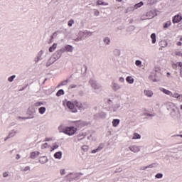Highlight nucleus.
<instances>
[{
	"instance_id": "f257e3e1",
	"label": "nucleus",
	"mask_w": 182,
	"mask_h": 182,
	"mask_svg": "<svg viewBox=\"0 0 182 182\" xmlns=\"http://www.w3.org/2000/svg\"><path fill=\"white\" fill-rule=\"evenodd\" d=\"M67 107L73 113H77V110H80V109L83 108V105L81 102L77 100H75L74 102L68 101Z\"/></svg>"
},
{
	"instance_id": "f03ea898",
	"label": "nucleus",
	"mask_w": 182,
	"mask_h": 182,
	"mask_svg": "<svg viewBox=\"0 0 182 182\" xmlns=\"http://www.w3.org/2000/svg\"><path fill=\"white\" fill-rule=\"evenodd\" d=\"M168 109L171 110V113L173 116H175L176 117H178V116H181L180 108L176 105V104L173 102H168Z\"/></svg>"
},
{
	"instance_id": "7ed1b4c3",
	"label": "nucleus",
	"mask_w": 182,
	"mask_h": 182,
	"mask_svg": "<svg viewBox=\"0 0 182 182\" xmlns=\"http://www.w3.org/2000/svg\"><path fill=\"white\" fill-rule=\"evenodd\" d=\"M77 132V128L75 127H65L63 128V133L68 136H73Z\"/></svg>"
},
{
	"instance_id": "20e7f679",
	"label": "nucleus",
	"mask_w": 182,
	"mask_h": 182,
	"mask_svg": "<svg viewBox=\"0 0 182 182\" xmlns=\"http://www.w3.org/2000/svg\"><path fill=\"white\" fill-rule=\"evenodd\" d=\"M181 21H182V16L180 14L176 15L173 18V23H178Z\"/></svg>"
},
{
	"instance_id": "39448f33",
	"label": "nucleus",
	"mask_w": 182,
	"mask_h": 182,
	"mask_svg": "<svg viewBox=\"0 0 182 182\" xmlns=\"http://www.w3.org/2000/svg\"><path fill=\"white\" fill-rule=\"evenodd\" d=\"M129 150H131V151H133L134 153H139V151H140V148L136 146H132L129 147Z\"/></svg>"
},
{
	"instance_id": "423d86ee",
	"label": "nucleus",
	"mask_w": 182,
	"mask_h": 182,
	"mask_svg": "<svg viewBox=\"0 0 182 182\" xmlns=\"http://www.w3.org/2000/svg\"><path fill=\"white\" fill-rule=\"evenodd\" d=\"M119 123H120V119H114L112 121L113 127H117L119 126Z\"/></svg>"
},
{
	"instance_id": "0eeeda50",
	"label": "nucleus",
	"mask_w": 182,
	"mask_h": 182,
	"mask_svg": "<svg viewBox=\"0 0 182 182\" xmlns=\"http://www.w3.org/2000/svg\"><path fill=\"white\" fill-rule=\"evenodd\" d=\"M39 154H41V153L38 151H34V152H31V159H35L36 157H38V156H39Z\"/></svg>"
},
{
	"instance_id": "6e6552de",
	"label": "nucleus",
	"mask_w": 182,
	"mask_h": 182,
	"mask_svg": "<svg viewBox=\"0 0 182 182\" xmlns=\"http://www.w3.org/2000/svg\"><path fill=\"white\" fill-rule=\"evenodd\" d=\"M126 80L130 85L134 83V79L133 77H132V76L127 77Z\"/></svg>"
},
{
	"instance_id": "1a4fd4ad",
	"label": "nucleus",
	"mask_w": 182,
	"mask_h": 182,
	"mask_svg": "<svg viewBox=\"0 0 182 182\" xmlns=\"http://www.w3.org/2000/svg\"><path fill=\"white\" fill-rule=\"evenodd\" d=\"M144 93L146 96H148V97H151V96H153V91L151 90H144Z\"/></svg>"
},
{
	"instance_id": "9d476101",
	"label": "nucleus",
	"mask_w": 182,
	"mask_h": 182,
	"mask_svg": "<svg viewBox=\"0 0 182 182\" xmlns=\"http://www.w3.org/2000/svg\"><path fill=\"white\" fill-rule=\"evenodd\" d=\"M39 161L42 164H45V163H46L48 161V158L46 156H41L39 159Z\"/></svg>"
},
{
	"instance_id": "9b49d317",
	"label": "nucleus",
	"mask_w": 182,
	"mask_h": 182,
	"mask_svg": "<svg viewBox=\"0 0 182 182\" xmlns=\"http://www.w3.org/2000/svg\"><path fill=\"white\" fill-rule=\"evenodd\" d=\"M163 93H165V95H168V96H173V92L171 91L166 90L164 88H162Z\"/></svg>"
},
{
	"instance_id": "f8f14e48",
	"label": "nucleus",
	"mask_w": 182,
	"mask_h": 182,
	"mask_svg": "<svg viewBox=\"0 0 182 182\" xmlns=\"http://www.w3.org/2000/svg\"><path fill=\"white\" fill-rule=\"evenodd\" d=\"M54 157L55 159H58V160H60V159H62V152L60 151L56 152L54 154Z\"/></svg>"
},
{
	"instance_id": "ddd939ff",
	"label": "nucleus",
	"mask_w": 182,
	"mask_h": 182,
	"mask_svg": "<svg viewBox=\"0 0 182 182\" xmlns=\"http://www.w3.org/2000/svg\"><path fill=\"white\" fill-rule=\"evenodd\" d=\"M58 44L54 43L51 47L49 48V52H55V49H56Z\"/></svg>"
},
{
	"instance_id": "4468645a",
	"label": "nucleus",
	"mask_w": 182,
	"mask_h": 182,
	"mask_svg": "<svg viewBox=\"0 0 182 182\" xmlns=\"http://www.w3.org/2000/svg\"><path fill=\"white\" fill-rule=\"evenodd\" d=\"M38 112L41 114H43L46 112V108L45 107H41L39 108Z\"/></svg>"
},
{
	"instance_id": "2eb2a0df",
	"label": "nucleus",
	"mask_w": 182,
	"mask_h": 182,
	"mask_svg": "<svg viewBox=\"0 0 182 182\" xmlns=\"http://www.w3.org/2000/svg\"><path fill=\"white\" fill-rule=\"evenodd\" d=\"M137 139H141V136H140V134H139L138 133H134L132 139L136 140Z\"/></svg>"
},
{
	"instance_id": "dca6fc26",
	"label": "nucleus",
	"mask_w": 182,
	"mask_h": 182,
	"mask_svg": "<svg viewBox=\"0 0 182 182\" xmlns=\"http://www.w3.org/2000/svg\"><path fill=\"white\" fill-rule=\"evenodd\" d=\"M97 5L107 6V5H109V4H108V3L103 2V1H102V0H98V1H97Z\"/></svg>"
},
{
	"instance_id": "f3484780",
	"label": "nucleus",
	"mask_w": 182,
	"mask_h": 182,
	"mask_svg": "<svg viewBox=\"0 0 182 182\" xmlns=\"http://www.w3.org/2000/svg\"><path fill=\"white\" fill-rule=\"evenodd\" d=\"M65 50L67 51V52H73V47H72L71 46H66V47H65Z\"/></svg>"
},
{
	"instance_id": "a211bd4d",
	"label": "nucleus",
	"mask_w": 182,
	"mask_h": 182,
	"mask_svg": "<svg viewBox=\"0 0 182 182\" xmlns=\"http://www.w3.org/2000/svg\"><path fill=\"white\" fill-rule=\"evenodd\" d=\"M62 95H65V91H63V90H59L56 93V96L58 97L62 96Z\"/></svg>"
},
{
	"instance_id": "6ab92c4d",
	"label": "nucleus",
	"mask_w": 182,
	"mask_h": 182,
	"mask_svg": "<svg viewBox=\"0 0 182 182\" xmlns=\"http://www.w3.org/2000/svg\"><path fill=\"white\" fill-rule=\"evenodd\" d=\"M171 25V21H168L166 23H164V29H166V28H168V26H170Z\"/></svg>"
},
{
	"instance_id": "aec40b11",
	"label": "nucleus",
	"mask_w": 182,
	"mask_h": 182,
	"mask_svg": "<svg viewBox=\"0 0 182 182\" xmlns=\"http://www.w3.org/2000/svg\"><path fill=\"white\" fill-rule=\"evenodd\" d=\"M112 89L113 90H119V89H120V86L116 83H114L112 85Z\"/></svg>"
},
{
	"instance_id": "412c9836",
	"label": "nucleus",
	"mask_w": 182,
	"mask_h": 182,
	"mask_svg": "<svg viewBox=\"0 0 182 182\" xmlns=\"http://www.w3.org/2000/svg\"><path fill=\"white\" fill-rule=\"evenodd\" d=\"M143 5H144L143 1H141L134 6V9H137V8H140L141 6H143Z\"/></svg>"
},
{
	"instance_id": "4be33fe9",
	"label": "nucleus",
	"mask_w": 182,
	"mask_h": 182,
	"mask_svg": "<svg viewBox=\"0 0 182 182\" xmlns=\"http://www.w3.org/2000/svg\"><path fill=\"white\" fill-rule=\"evenodd\" d=\"M151 38L152 39V43H156V33H152Z\"/></svg>"
},
{
	"instance_id": "5701e85b",
	"label": "nucleus",
	"mask_w": 182,
	"mask_h": 182,
	"mask_svg": "<svg viewBox=\"0 0 182 182\" xmlns=\"http://www.w3.org/2000/svg\"><path fill=\"white\" fill-rule=\"evenodd\" d=\"M102 149H103V147L98 146L97 149L92 150V154L97 153V151H100V150H102Z\"/></svg>"
},
{
	"instance_id": "b1692460",
	"label": "nucleus",
	"mask_w": 182,
	"mask_h": 182,
	"mask_svg": "<svg viewBox=\"0 0 182 182\" xmlns=\"http://www.w3.org/2000/svg\"><path fill=\"white\" fill-rule=\"evenodd\" d=\"M172 97H175L176 99H178V97H180V96H181L180 94L175 92L174 94H172Z\"/></svg>"
},
{
	"instance_id": "393cba45",
	"label": "nucleus",
	"mask_w": 182,
	"mask_h": 182,
	"mask_svg": "<svg viewBox=\"0 0 182 182\" xmlns=\"http://www.w3.org/2000/svg\"><path fill=\"white\" fill-rule=\"evenodd\" d=\"M42 105H43V102H38L34 104V106H36V107H38L42 106Z\"/></svg>"
},
{
	"instance_id": "a878e982",
	"label": "nucleus",
	"mask_w": 182,
	"mask_h": 182,
	"mask_svg": "<svg viewBox=\"0 0 182 182\" xmlns=\"http://www.w3.org/2000/svg\"><path fill=\"white\" fill-rule=\"evenodd\" d=\"M181 54H182V53L181 51H178V50L175 51L173 53L174 56H181Z\"/></svg>"
},
{
	"instance_id": "bb28decb",
	"label": "nucleus",
	"mask_w": 182,
	"mask_h": 182,
	"mask_svg": "<svg viewBox=\"0 0 182 182\" xmlns=\"http://www.w3.org/2000/svg\"><path fill=\"white\" fill-rule=\"evenodd\" d=\"M48 147H50V146H49V144H48V143H45V144H43L42 146H41V149H48Z\"/></svg>"
},
{
	"instance_id": "cd10ccee",
	"label": "nucleus",
	"mask_w": 182,
	"mask_h": 182,
	"mask_svg": "<svg viewBox=\"0 0 182 182\" xmlns=\"http://www.w3.org/2000/svg\"><path fill=\"white\" fill-rule=\"evenodd\" d=\"M104 42L105 43H107V45H109V43H110V38H105V40H104Z\"/></svg>"
},
{
	"instance_id": "c85d7f7f",
	"label": "nucleus",
	"mask_w": 182,
	"mask_h": 182,
	"mask_svg": "<svg viewBox=\"0 0 182 182\" xmlns=\"http://www.w3.org/2000/svg\"><path fill=\"white\" fill-rule=\"evenodd\" d=\"M15 77H16V76H15V75L11 76L8 79L9 82H14V80L15 79Z\"/></svg>"
},
{
	"instance_id": "c756f323",
	"label": "nucleus",
	"mask_w": 182,
	"mask_h": 182,
	"mask_svg": "<svg viewBox=\"0 0 182 182\" xmlns=\"http://www.w3.org/2000/svg\"><path fill=\"white\" fill-rule=\"evenodd\" d=\"M75 23V21L73 19H71L68 21V26H72Z\"/></svg>"
},
{
	"instance_id": "7c9ffc66",
	"label": "nucleus",
	"mask_w": 182,
	"mask_h": 182,
	"mask_svg": "<svg viewBox=\"0 0 182 182\" xmlns=\"http://www.w3.org/2000/svg\"><path fill=\"white\" fill-rule=\"evenodd\" d=\"M68 82L69 81L68 80L63 81L61 82V86H66V85H68Z\"/></svg>"
},
{
	"instance_id": "2f4dec72",
	"label": "nucleus",
	"mask_w": 182,
	"mask_h": 182,
	"mask_svg": "<svg viewBox=\"0 0 182 182\" xmlns=\"http://www.w3.org/2000/svg\"><path fill=\"white\" fill-rule=\"evenodd\" d=\"M100 14V12H99V10H96V9L94 10V15L95 16H99Z\"/></svg>"
},
{
	"instance_id": "473e14b6",
	"label": "nucleus",
	"mask_w": 182,
	"mask_h": 182,
	"mask_svg": "<svg viewBox=\"0 0 182 182\" xmlns=\"http://www.w3.org/2000/svg\"><path fill=\"white\" fill-rule=\"evenodd\" d=\"M155 177H156V178H163V174H161V173H157V174L155 176Z\"/></svg>"
},
{
	"instance_id": "72a5a7b5",
	"label": "nucleus",
	"mask_w": 182,
	"mask_h": 182,
	"mask_svg": "<svg viewBox=\"0 0 182 182\" xmlns=\"http://www.w3.org/2000/svg\"><path fill=\"white\" fill-rule=\"evenodd\" d=\"M135 64L136 66H140V65H141V61L137 60H136Z\"/></svg>"
},
{
	"instance_id": "f704fd0d",
	"label": "nucleus",
	"mask_w": 182,
	"mask_h": 182,
	"mask_svg": "<svg viewBox=\"0 0 182 182\" xmlns=\"http://www.w3.org/2000/svg\"><path fill=\"white\" fill-rule=\"evenodd\" d=\"M60 173L61 176H63V175L66 174V172H65V169H61L60 171Z\"/></svg>"
},
{
	"instance_id": "c9c22d12",
	"label": "nucleus",
	"mask_w": 182,
	"mask_h": 182,
	"mask_svg": "<svg viewBox=\"0 0 182 182\" xmlns=\"http://www.w3.org/2000/svg\"><path fill=\"white\" fill-rule=\"evenodd\" d=\"M58 147H59L58 145H54V146H53L52 149H51V151H53V150H55V149H58Z\"/></svg>"
},
{
	"instance_id": "e433bc0d",
	"label": "nucleus",
	"mask_w": 182,
	"mask_h": 182,
	"mask_svg": "<svg viewBox=\"0 0 182 182\" xmlns=\"http://www.w3.org/2000/svg\"><path fill=\"white\" fill-rule=\"evenodd\" d=\"M153 167V164L147 166L145 167L144 170H146V168H151Z\"/></svg>"
},
{
	"instance_id": "4c0bfd02",
	"label": "nucleus",
	"mask_w": 182,
	"mask_h": 182,
	"mask_svg": "<svg viewBox=\"0 0 182 182\" xmlns=\"http://www.w3.org/2000/svg\"><path fill=\"white\" fill-rule=\"evenodd\" d=\"M75 87H76V85H71L70 86V89H75Z\"/></svg>"
},
{
	"instance_id": "58836bf2",
	"label": "nucleus",
	"mask_w": 182,
	"mask_h": 182,
	"mask_svg": "<svg viewBox=\"0 0 182 182\" xmlns=\"http://www.w3.org/2000/svg\"><path fill=\"white\" fill-rule=\"evenodd\" d=\"M52 138H46L45 141H51Z\"/></svg>"
},
{
	"instance_id": "ea45409f",
	"label": "nucleus",
	"mask_w": 182,
	"mask_h": 182,
	"mask_svg": "<svg viewBox=\"0 0 182 182\" xmlns=\"http://www.w3.org/2000/svg\"><path fill=\"white\" fill-rule=\"evenodd\" d=\"M16 160H19V159H21V155L17 154L16 156Z\"/></svg>"
},
{
	"instance_id": "a19ab883",
	"label": "nucleus",
	"mask_w": 182,
	"mask_h": 182,
	"mask_svg": "<svg viewBox=\"0 0 182 182\" xmlns=\"http://www.w3.org/2000/svg\"><path fill=\"white\" fill-rule=\"evenodd\" d=\"M3 177H8V173H6V172L4 173Z\"/></svg>"
},
{
	"instance_id": "79ce46f5",
	"label": "nucleus",
	"mask_w": 182,
	"mask_h": 182,
	"mask_svg": "<svg viewBox=\"0 0 182 182\" xmlns=\"http://www.w3.org/2000/svg\"><path fill=\"white\" fill-rule=\"evenodd\" d=\"M29 166H26L24 168V171H28V170H29Z\"/></svg>"
},
{
	"instance_id": "37998d69",
	"label": "nucleus",
	"mask_w": 182,
	"mask_h": 182,
	"mask_svg": "<svg viewBox=\"0 0 182 182\" xmlns=\"http://www.w3.org/2000/svg\"><path fill=\"white\" fill-rule=\"evenodd\" d=\"M177 45H178V46H181V45H182L181 41H178V42L177 43Z\"/></svg>"
},
{
	"instance_id": "c03bdc74",
	"label": "nucleus",
	"mask_w": 182,
	"mask_h": 182,
	"mask_svg": "<svg viewBox=\"0 0 182 182\" xmlns=\"http://www.w3.org/2000/svg\"><path fill=\"white\" fill-rule=\"evenodd\" d=\"M178 66L181 68L182 67V63L181 62L178 63Z\"/></svg>"
},
{
	"instance_id": "a18cd8bd",
	"label": "nucleus",
	"mask_w": 182,
	"mask_h": 182,
	"mask_svg": "<svg viewBox=\"0 0 182 182\" xmlns=\"http://www.w3.org/2000/svg\"><path fill=\"white\" fill-rule=\"evenodd\" d=\"M119 80H120L121 82H124V78L120 77V78H119Z\"/></svg>"
},
{
	"instance_id": "49530a36",
	"label": "nucleus",
	"mask_w": 182,
	"mask_h": 182,
	"mask_svg": "<svg viewBox=\"0 0 182 182\" xmlns=\"http://www.w3.org/2000/svg\"><path fill=\"white\" fill-rule=\"evenodd\" d=\"M92 86L94 87V89H96V87L95 86V84H92Z\"/></svg>"
},
{
	"instance_id": "de8ad7c7",
	"label": "nucleus",
	"mask_w": 182,
	"mask_h": 182,
	"mask_svg": "<svg viewBox=\"0 0 182 182\" xmlns=\"http://www.w3.org/2000/svg\"><path fill=\"white\" fill-rule=\"evenodd\" d=\"M180 109L182 110V105H180Z\"/></svg>"
},
{
	"instance_id": "09e8293b",
	"label": "nucleus",
	"mask_w": 182,
	"mask_h": 182,
	"mask_svg": "<svg viewBox=\"0 0 182 182\" xmlns=\"http://www.w3.org/2000/svg\"><path fill=\"white\" fill-rule=\"evenodd\" d=\"M118 2H122V0H117Z\"/></svg>"
},
{
	"instance_id": "8fccbe9b",
	"label": "nucleus",
	"mask_w": 182,
	"mask_h": 182,
	"mask_svg": "<svg viewBox=\"0 0 182 182\" xmlns=\"http://www.w3.org/2000/svg\"><path fill=\"white\" fill-rule=\"evenodd\" d=\"M147 14H151V11H149V13H147Z\"/></svg>"
},
{
	"instance_id": "3c124183",
	"label": "nucleus",
	"mask_w": 182,
	"mask_h": 182,
	"mask_svg": "<svg viewBox=\"0 0 182 182\" xmlns=\"http://www.w3.org/2000/svg\"><path fill=\"white\" fill-rule=\"evenodd\" d=\"M180 41H182V37L180 38Z\"/></svg>"
}]
</instances>
